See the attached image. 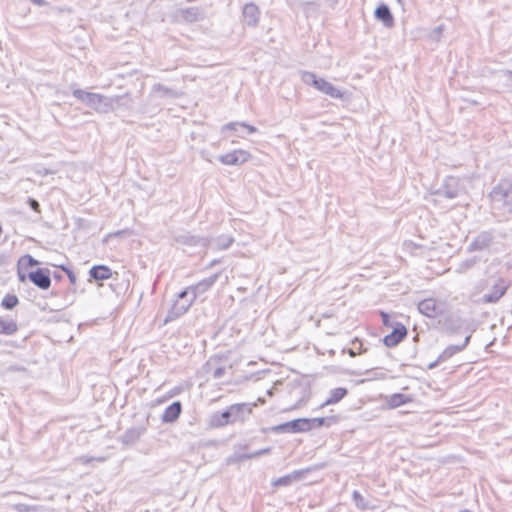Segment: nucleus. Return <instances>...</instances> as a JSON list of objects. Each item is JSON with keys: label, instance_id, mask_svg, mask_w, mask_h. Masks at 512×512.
Instances as JSON below:
<instances>
[{"label": "nucleus", "instance_id": "nucleus-1", "mask_svg": "<svg viewBox=\"0 0 512 512\" xmlns=\"http://www.w3.org/2000/svg\"><path fill=\"white\" fill-rule=\"evenodd\" d=\"M301 80L308 86H312L319 92L334 98V99H343L344 93L332 83L328 82L326 79L322 77H318L314 72L311 71H302L301 72Z\"/></svg>", "mask_w": 512, "mask_h": 512}, {"label": "nucleus", "instance_id": "nucleus-2", "mask_svg": "<svg viewBox=\"0 0 512 512\" xmlns=\"http://www.w3.org/2000/svg\"><path fill=\"white\" fill-rule=\"evenodd\" d=\"M189 287L184 288L177 294V298L167 312L164 323L174 321L184 315L195 301Z\"/></svg>", "mask_w": 512, "mask_h": 512}, {"label": "nucleus", "instance_id": "nucleus-3", "mask_svg": "<svg viewBox=\"0 0 512 512\" xmlns=\"http://www.w3.org/2000/svg\"><path fill=\"white\" fill-rule=\"evenodd\" d=\"M433 195L443 196L447 199H454L466 193L463 179L457 176H446L441 186L431 192Z\"/></svg>", "mask_w": 512, "mask_h": 512}, {"label": "nucleus", "instance_id": "nucleus-4", "mask_svg": "<svg viewBox=\"0 0 512 512\" xmlns=\"http://www.w3.org/2000/svg\"><path fill=\"white\" fill-rule=\"evenodd\" d=\"M124 98L125 96H115L113 98H109L99 93L91 92L85 104L89 108H92L99 113H109L113 111L115 108L119 107L121 101Z\"/></svg>", "mask_w": 512, "mask_h": 512}, {"label": "nucleus", "instance_id": "nucleus-5", "mask_svg": "<svg viewBox=\"0 0 512 512\" xmlns=\"http://www.w3.org/2000/svg\"><path fill=\"white\" fill-rule=\"evenodd\" d=\"M490 198L494 203L512 209V183L507 180L500 181L490 192Z\"/></svg>", "mask_w": 512, "mask_h": 512}, {"label": "nucleus", "instance_id": "nucleus-6", "mask_svg": "<svg viewBox=\"0 0 512 512\" xmlns=\"http://www.w3.org/2000/svg\"><path fill=\"white\" fill-rule=\"evenodd\" d=\"M174 16L179 22L195 23L206 18V10L199 6L179 8L175 11Z\"/></svg>", "mask_w": 512, "mask_h": 512}, {"label": "nucleus", "instance_id": "nucleus-7", "mask_svg": "<svg viewBox=\"0 0 512 512\" xmlns=\"http://www.w3.org/2000/svg\"><path fill=\"white\" fill-rule=\"evenodd\" d=\"M308 423L307 418H297L271 426L270 429L273 433H303L309 431Z\"/></svg>", "mask_w": 512, "mask_h": 512}, {"label": "nucleus", "instance_id": "nucleus-8", "mask_svg": "<svg viewBox=\"0 0 512 512\" xmlns=\"http://www.w3.org/2000/svg\"><path fill=\"white\" fill-rule=\"evenodd\" d=\"M230 411L232 415L233 424H244L249 420L253 413V408L257 406L256 402H243L231 404Z\"/></svg>", "mask_w": 512, "mask_h": 512}, {"label": "nucleus", "instance_id": "nucleus-9", "mask_svg": "<svg viewBox=\"0 0 512 512\" xmlns=\"http://www.w3.org/2000/svg\"><path fill=\"white\" fill-rule=\"evenodd\" d=\"M173 240L176 243H179L184 246L188 247H201V248H208L211 240L209 237H201L198 235H193L190 232H185L181 234H177L173 237Z\"/></svg>", "mask_w": 512, "mask_h": 512}, {"label": "nucleus", "instance_id": "nucleus-10", "mask_svg": "<svg viewBox=\"0 0 512 512\" xmlns=\"http://www.w3.org/2000/svg\"><path fill=\"white\" fill-rule=\"evenodd\" d=\"M251 158V154L243 149H235L218 156L220 163L226 166H240Z\"/></svg>", "mask_w": 512, "mask_h": 512}, {"label": "nucleus", "instance_id": "nucleus-11", "mask_svg": "<svg viewBox=\"0 0 512 512\" xmlns=\"http://www.w3.org/2000/svg\"><path fill=\"white\" fill-rule=\"evenodd\" d=\"M28 280L41 290H47L51 286V272L48 268L38 267L28 272Z\"/></svg>", "mask_w": 512, "mask_h": 512}, {"label": "nucleus", "instance_id": "nucleus-12", "mask_svg": "<svg viewBox=\"0 0 512 512\" xmlns=\"http://www.w3.org/2000/svg\"><path fill=\"white\" fill-rule=\"evenodd\" d=\"M507 290L506 281L503 278H498L490 290L482 296L481 302L497 303L506 294Z\"/></svg>", "mask_w": 512, "mask_h": 512}, {"label": "nucleus", "instance_id": "nucleus-13", "mask_svg": "<svg viewBox=\"0 0 512 512\" xmlns=\"http://www.w3.org/2000/svg\"><path fill=\"white\" fill-rule=\"evenodd\" d=\"M148 421L149 417L144 424L126 429L119 437V441L125 446L135 444L147 432Z\"/></svg>", "mask_w": 512, "mask_h": 512}, {"label": "nucleus", "instance_id": "nucleus-14", "mask_svg": "<svg viewBox=\"0 0 512 512\" xmlns=\"http://www.w3.org/2000/svg\"><path fill=\"white\" fill-rule=\"evenodd\" d=\"M258 130L255 126L246 122H229L222 126L221 133L234 132L237 137L244 138L246 135L254 134Z\"/></svg>", "mask_w": 512, "mask_h": 512}, {"label": "nucleus", "instance_id": "nucleus-15", "mask_svg": "<svg viewBox=\"0 0 512 512\" xmlns=\"http://www.w3.org/2000/svg\"><path fill=\"white\" fill-rule=\"evenodd\" d=\"M494 239L495 235L493 230L482 231L468 245L467 250L469 252L485 250L491 246Z\"/></svg>", "mask_w": 512, "mask_h": 512}, {"label": "nucleus", "instance_id": "nucleus-16", "mask_svg": "<svg viewBox=\"0 0 512 512\" xmlns=\"http://www.w3.org/2000/svg\"><path fill=\"white\" fill-rule=\"evenodd\" d=\"M313 471L312 467H307L299 470H294L291 473L284 475L282 477H279L272 481L271 485L273 487H286L290 486L293 482L300 481L304 479V477Z\"/></svg>", "mask_w": 512, "mask_h": 512}, {"label": "nucleus", "instance_id": "nucleus-17", "mask_svg": "<svg viewBox=\"0 0 512 512\" xmlns=\"http://www.w3.org/2000/svg\"><path fill=\"white\" fill-rule=\"evenodd\" d=\"M408 334L407 328L402 323H396L392 331L382 339L383 344L388 348L396 347Z\"/></svg>", "mask_w": 512, "mask_h": 512}, {"label": "nucleus", "instance_id": "nucleus-18", "mask_svg": "<svg viewBox=\"0 0 512 512\" xmlns=\"http://www.w3.org/2000/svg\"><path fill=\"white\" fill-rule=\"evenodd\" d=\"M227 425H233L230 406L223 411H216L209 416L208 426L210 428H222Z\"/></svg>", "mask_w": 512, "mask_h": 512}, {"label": "nucleus", "instance_id": "nucleus-19", "mask_svg": "<svg viewBox=\"0 0 512 512\" xmlns=\"http://www.w3.org/2000/svg\"><path fill=\"white\" fill-rule=\"evenodd\" d=\"M418 310L428 318H435L442 314V304L433 298H427L418 303Z\"/></svg>", "mask_w": 512, "mask_h": 512}, {"label": "nucleus", "instance_id": "nucleus-20", "mask_svg": "<svg viewBox=\"0 0 512 512\" xmlns=\"http://www.w3.org/2000/svg\"><path fill=\"white\" fill-rule=\"evenodd\" d=\"M243 22L249 27H256L259 24L260 10L259 7L253 3H246L242 9Z\"/></svg>", "mask_w": 512, "mask_h": 512}, {"label": "nucleus", "instance_id": "nucleus-21", "mask_svg": "<svg viewBox=\"0 0 512 512\" xmlns=\"http://www.w3.org/2000/svg\"><path fill=\"white\" fill-rule=\"evenodd\" d=\"M219 278V273H215L210 275L209 277H206L202 280H200L198 283L188 286L190 291L193 294V297L195 299L201 295H203L205 292L210 290L212 286L216 283V281Z\"/></svg>", "mask_w": 512, "mask_h": 512}, {"label": "nucleus", "instance_id": "nucleus-22", "mask_svg": "<svg viewBox=\"0 0 512 512\" xmlns=\"http://www.w3.org/2000/svg\"><path fill=\"white\" fill-rule=\"evenodd\" d=\"M374 17L382 22L384 27L392 28L395 25L394 16L390 7L385 3H380L374 11Z\"/></svg>", "mask_w": 512, "mask_h": 512}, {"label": "nucleus", "instance_id": "nucleus-23", "mask_svg": "<svg viewBox=\"0 0 512 512\" xmlns=\"http://www.w3.org/2000/svg\"><path fill=\"white\" fill-rule=\"evenodd\" d=\"M88 274H89V279H88L89 282H92V281L99 282V281H104V280L110 279L112 277L113 273L109 266L104 265V264H98V265L92 266L89 269Z\"/></svg>", "mask_w": 512, "mask_h": 512}, {"label": "nucleus", "instance_id": "nucleus-24", "mask_svg": "<svg viewBox=\"0 0 512 512\" xmlns=\"http://www.w3.org/2000/svg\"><path fill=\"white\" fill-rule=\"evenodd\" d=\"M182 404L180 401H174L167 406L161 416L163 423H174L181 415Z\"/></svg>", "mask_w": 512, "mask_h": 512}, {"label": "nucleus", "instance_id": "nucleus-25", "mask_svg": "<svg viewBox=\"0 0 512 512\" xmlns=\"http://www.w3.org/2000/svg\"><path fill=\"white\" fill-rule=\"evenodd\" d=\"M471 340V334H468L463 343L459 345H449L447 346L442 353L439 355V361L445 362L448 359H450L452 356H454L456 353L461 352L464 350L467 345L469 344Z\"/></svg>", "mask_w": 512, "mask_h": 512}, {"label": "nucleus", "instance_id": "nucleus-26", "mask_svg": "<svg viewBox=\"0 0 512 512\" xmlns=\"http://www.w3.org/2000/svg\"><path fill=\"white\" fill-rule=\"evenodd\" d=\"M307 421L309 422V431H311L312 429L320 428L323 426L330 427L333 424L338 423L339 416L331 415L327 417L307 418Z\"/></svg>", "mask_w": 512, "mask_h": 512}, {"label": "nucleus", "instance_id": "nucleus-27", "mask_svg": "<svg viewBox=\"0 0 512 512\" xmlns=\"http://www.w3.org/2000/svg\"><path fill=\"white\" fill-rule=\"evenodd\" d=\"M348 395V389L345 387H337L331 389L328 398L323 402L319 408H323L328 405H333L340 402L344 397Z\"/></svg>", "mask_w": 512, "mask_h": 512}, {"label": "nucleus", "instance_id": "nucleus-28", "mask_svg": "<svg viewBox=\"0 0 512 512\" xmlns=\"http://www.w3.org/2000/svg\"><path fill=\"white\" fill-rule=\"evenodd\" d=\"M209 239L211 240L209 247H212L215 250H226L234 242V238L231 235L225 234Z\"/></svg>", "mask_w": 512, "mask_h": 512}, {"label": "nucleus", "instance_id": "nucleus-29", "mask_svg": "<svg viewBox=\"0 0 512 512\" xmlns=\"http://www.w3.org/2000/svg\"><path fill=\"white\" fill-rule=\"evenodd\" d=\"M18 324L9 317H0V335L11 336L18 331Z\"/></svg>", "mask_w": 512, "mask_h": 512}, {"label": "nucleus", "instance_id": "nucleus-30", "mask_svg": "<svg viewBox=\"0 0 512 512\" xmlns=\"http://www.w3.org/2000/svg\"><path fill=\"white\" fill-rule=\"evenodd\" d=\"M39 264L40 262L30 254H25L21 256L17 261V267L24 271L29 268L38 266Z\"/></svg>", "mask_w": 512, "mask_h": 512}, {"label": "nucleus", "instance_id": "nucleus-31", "mask_svg": "<svg viewBox=\"0 0 512 512\" xmlns=\"http://www.w3.org/2000/svg\"><path fill=\"white\" fill-rule=\"evenodd\" d=\"M409 400V397L403 393H394L390 396L388 404L391 408H397L408 403Z\"/></svg>", "mask_w": 512, "mask_h": 512}, {"label": "nucleus", "instance_id": "nucleus-32", "mask_svg": "<svg viewBox=\"0 0 512 512\" xmlns=\"http://www.w3.org/2000/svg\"><path fill=\"white\" fill-rule=\"evenodd\" d=\"M443 327L446 331V333L452 335L458 332V330L461 328V321L460 319H454L452 317L446 318Z\"/></svg>", "mask_w": 512, "mask_h": 512}, {"label": "nucleus", "instance_id": "nucleus-33", "mask_svg": "<svg viewBox=\"0 0 512 512\" xmlns=\"http://www.w3.org/2000/svg\"><path fill=\"white\" fill-rule=\"evenodd\" d=\"M18 304L19 299L15 294H6L1 301V307L5 310H12Z\"/></svg>", "mask_w": 512, "mask_h": 512}, {"label": "nucleus", "instance_id": "nucleus-34", "mask_svg": "<svg viewBox=\"0 0 512 512\" xmlns=\"http://www.w3.org/2000/svg\"><path fill=\"white\" fill-rule=\"evenodd\" d=\"M248 459H251L250 453H240L235 449V451L226 458V464L232 465L236 463H241Z\"/></svg>", "mask_w": 512, "mask_h": 512}, {"label": "nucleus", "instance_id": "nucleus-35", "mask_svg": "<svg viewBox=\"0 0 512 512\" xmlns=\"http://www.w3.org/2000/svg\"><path fill=\"white\" fill-rule=\"evenodd\" d=\"M352 499L357 508L361 510H367L372 508L369 502L362 496V494L358 490H354L352 493Z\"/></svg>", "mask_w": 512, "mask_h": 512}, {"label": "nucleus", "instance_id": "nucleus-36", "mask_svg": "<svg viewBox=\"0 0 512 512\" xmlns=\"http://www.w3.org/2000/svg\"><path fill=\"white\" fill-rule=\"evenodd\" d=\"M154 93H158L161 97H175L176 93L173 89L164 86L160 83H156L152 87Z\"/></svg>", "mask_w": 512, "mask_h": 512}, {"label": "nucleus", "instance_id": "nucleus-37", "mask_svg": "<svg viewBox=\"0 0 512 512\" xmlns=\"http://www.w3.org/2000/svg\"><path fill=\"white\" fill-rule=\"evenodd\" d=\"M59 269H61L63 272L66 273L68 279H69V282L72 284V285H75L76 282H77V276L75 274V272L70 268L68 267L67 265H64V264H61V265H58L57 266Z\"/></svg>", "mask_w": 512, "mask_h": 512}, {"label": "nucleus", "instance_id": "nucleus-38", "mask_svg": "<svg viewBox=\"0 0 512 512\" xmlns=\"http://www.w3.org/2000/svg\"><path fill=\"white\" fill-rule=\"evenodd\" d=\"M90 94H91V92H87V91L82 90V89H79V88L74 89V90L72 91V95H73L77 100H79V101H81V102H83V103H85V102L88 100V98H89Z\"/></svg>", "mask_w": 512, "mask_h": 512}, {"label": "nucleus", "instance_id": "nucleus-39", "mask_svg": "<svg viewBox=\"0 0 512 512\" xmlns=\"http://www.w3.org/2000/svg\"><path fill=\"white\" fill-rule=\"evenodd\" d=\"M380 316H381V320H382V324L383 326L385 327H388V328H392L395 326L396 323H398L397 321H393L391 319V316L389 313L387 312H384V311H381L380 312Z\"/></svg>", "mask_w": 512, "mask_h": 512}, {"label": "nucleus", "instance_id": "nucleus-40", "mask_svg": "<svg viewBox=\"0 0 512 512\" xmlns=\"http://www.w3.org/2000/svg\"><path fill=\"white\" fill-rule=\"evenodd\" d=\"M26 203L27 205L35 212L37 213H40L41 210H40V204L39 202L35 199V198H32V197H28L27 200H26Z\"/></svg>", "mask_w": 512, "mask_h": 512}, {"label": "nucleus", "instance_id": "nucleus-41", "mask_svg": "<svg viewBox=\"0 0 512 512\" xmlns=\"http://www.w3.org/2000/svg\"><path fill=\"white\" fill-rule=\"evenodd\" d=\"M271 451H272L271 447L262 448V449H259V450L255 451V452L250 453V458L251 459L258 458V457H260L262 455L270 454Z\"/></svg>", "mask_w": 512, "mask_h": 512}, {"label": "nucleus", "instance_id": "nucleus-42", "mask_svg": "<svg viewBox=\"0 0 512 512\" xmlns=\"http://www.w3.org/2000/svg\"><path fill=\"white\" fill-rule=\"evenodd\" d=\"M16 510L18 512H36V508L27 504H17Z\"/></svg>", "mask_w": 512, "mask_h": 512}, {"label": "nucleus", "instance_id": "nucleus-43", "mask_svg": "<svg viewBox=\"0 0 512 512\" xmlns=\"http://www.w3.org/2000/svg\"><path fill=\"white\" fill-rule=\"evenodd\" d=\"M352 345L353 346H356L357 344H359V351H358V354H363L367 351V348H364L363 347V342L361 339H359L358 337H355L352 341H351Z\"/></svg>", "mask_w": 512, "mask_h": 512}, {"label": "nucleus", "instance_id": "nucleus-44", "mask_svg": "<svg viewBox=\"0 0 512 512\" xmlns=\"http://www.w3.org/2000/svg\"><path fill=\"white\" fill-rule=\"evenodd\" d=\"M225 371H226V369L223 366H219V367L215 368L212 373L213 378L220 379L225 374Z\"/></svg>", "mask_w": 512, "mask_h": 512}, {"label": "nucleus", "instance_id": "nucleus-45", "mask_svg": "<svg viewBox=\"0 0 512 512\" xmlns=\"http://www.w3.org/2000/svg\"><path fill=\"white\" fill-rule=\"evenodd\" d=\"M17 277L19 282L24 283L28 279V273L17 267Z\"/></svg>", "mask_w": 512, "mask_h": 512}, {"label": "nucleus", "instance_id": "nucleus-46", "mask_svg": "<svg viewBox=\"0 0 512 512\" xmlns=\"http://www.w3.org/2000/svg\"><path fill=\"white\" fill-rule=\"evenodd\" d=\"M9 372H23L25 371V368L20 365H11L7 368Z\"/></svg>", "mask_w": 512, "mask_h": 512}, {"label": "nucleus", "instance_id": "nucleus-47", "mask_svg": "<svg viewBox=\"0 0 512 512\" xmlns=\"http://www.w3.org/2000/svg\"><path fill=\"white\" fill-rule=\"evenodd\" d=\"M342 353L343 354L347 353L350 357H355L357 355V353L355 352L354 348H344L342 350Z\"/></svg>", "mask_w": 512, "mask_h": 512}, {"label": "nucleus", "instance_id": "nucleus-48", "mask_svg": "<svg viewBox=\"0 0 512 512\" xmlns=\"http://www.w3.org/2000/svg\"><path fill=\"white\" fill-rule=\"evenodd\" d=\"M440 363H442V361H439V356L437 357V359L431 363H429L427 365V369L431 370V369H434L436 368Z\"/></svg>", "mask_w": 512, "mask_h": 512}, {"label": "nucleus", "instance_id": "nucleus-49", "mask_svg": "<svg viewBox=\"0 0 512 512\" xmlns=\"http://www.w3.org/2000/svg\"><path fill=\"white\" fill-rule=\"evenodd\" d=\"M475 261L474 260H466L464 261L462 264H461V267H464V268H470L474 265Z\"/></svg>", "mask_w": 512, "mask_h": 512}, {"label": "nucleus", "instance_id": "nucleus-50", "mask_svg": "<svg viewBox=\"0 0 512 512\" xmlns=\"http://www.w3.org/2000/svg\"><path fill=\"white\" fill-rule=\"evenodd\" d=\"M9 263V259L5 255H0V266H5Z\"/></svg>", "mask_w": 512, "mask_h": 512}, {"label": "nucleus", "instance_id": "nucleus-51", "mask_svg": "<svg viewBox=\"0 0 512 512\" xmlns=\"http://www.w3.org/2000/svg\"><path fill=\"white\" fill-rule=\"evenodd\" d=\"M234 448H235L236 450H237V449H240V450H246V449H248V448H249V444H247V443H244V444L240 443V444L235 445V446H234Z\"/></svg>", "mask_w": 512, "mask_h": 512}, {"label": "nucleus", "instance_id": "nucleus-52", "mask_svg": "<svg viewBox=\"0 0 512 512\" xmlns=\"http://www.w3.org/2000/svg\"><path fill=\"white\" fill-rule=\"evenodd\" d=\"M52 276H53V278L56 281H62L63 280V275L60 274L59 272H53Z\"/></svg>", "mask_w": 512, "mask_h": 512}, {"label": "nucleus", "instance_id": "nucleus-53", "mask_svg": "<svg viewBox=\"0 0 512 512\" xmlns=\"http://www.w3.org/2000/svg\"><path fill=\"white\" fill-rule=\"evenodd\" d=\"M33 3L39 5V6H42L44 4H46V1L45 0H32Z\"/></svg>", "mask_w": 512, "mask_h": 512}, {"label": "nucleus", "instance_id": "nucleus-54", "mask_svg": "<svg viewBox=\"0 0 512 512\" xmlns=\"http://www.w3.org/2000/svg\"><path fill=\"white\" fill-rule=\"evenodd\" d=\"M261 432L262 433H268V432H272V431H271L270 427H265V428L261 429Z\"/></svg>", "mask_w": 512, "mask_h": 512}, {"label": "nucleus", "instance_id": "nucleus-55", "mask_svg": "<svg viewBox=\"0 0 512 512\" xmlns=\"http://www.w3.org/2000/svg\"><path fill=\"white\" fill-rule=\"evenodd\" d=\"M301 5L304 7V6H309V5H315L314 2H302Z\"/></svg>", "mask_w": 512, "mask_h": 512}, {"label": "nucleus", "instance_id": "nucleus-56", "mask_svg": "<svg viewBox=\"0 0 512 512\" xmlns=\"http://www.w3.org/2000/svg\"><path fill=\"white\" fill-rule=\"evenodd\" d=\"M124 96H125V98L121 101L120 106L124 104V101H125L126 99H127V101H130V98H128V95H127V94H125Z\"/></svg>", "mask_w": 512, "mask_h": 512}, {"label": "nucleus", "instance_id": "nucleus-57", "mask_svg": "<svg viewBox=\"0 0 512 512\" xmlns=\"http://www.w3.org/2000/svg\"><path fill=\"white\" fill-rule=\"evenodd\" d=\"M9 344L12 346V347H19V345L15 342V341H10Z\"/></svg>", "mask_w": 512, "mask_h": 512}, {"label": "nucleus", "instance_id": "nucleus-58", "mask_svg": "<svg viewBox=\"0 0 512 512\" xmlns=\"http://www.w3.org/2000/svg\"><path fill=\"white\" fill-rule=\"evenodd\" d=\"M349 375H361L362 373L361 372H355V371H350L348 372Z\"/></svg>", "mask_w": 512, "mask_h": 512}, {"label": "nucleus", "instance_id": "nucleus-59", "mask_svg": "<svg viewBox=\"0 0 512 512\" xmlns=\"http://www.w3.org/2000/svg\"><path fill=\"white\" fill-rule=\"evenodd\" d=\"M212 360L213 359L211 358L209 361H207L206 364H205V367H210L211 364H212Z\"/></svg>", "mask_w": 512, "mask_h": 512}, {"label": "nucleus", "instance_id": "nucleus-60", "mask_svg": "<svg viewBox=\"0 0 512 512\" xmlns=\"http://www.w3.org/2000/svg\"><path fill=\"white\" fill-rule=\"evenodd\" d=\"M51 294H52V295H54V296H57V295H58V293H57V292H55V291H52V292H51Z\"/></svg>", "mask_w": 512, "mask_h": 512}, {"label": "nucleus", "instance_id": "nucleus-61", "mask_svg": "<svg viewBox=\"0 0 512 512\" xmlns=\"http://www.w3.org/2000/svg\"><path fill=\"white\" fill-rule=\"evenodd\" d=\"M216 263H217V261H213V262L211 263V266L215 265Z\"/></svg>", "mask_w": 512, "mask_h": 512}, {"label": "nucleus", "instance_id": "nucleus-62", "mask_svg": "<svg viewBox=\"0 0 512 512\" xmlns=\"http://www.w3.org/2000/svg\"><path fill=\"white\" fill-rule=\"evenodd\" d=\"M460 512H471V511H469V510H461Z\"/></svg>", "mask_w": 512, "mask_h": 512}]
</instances>
